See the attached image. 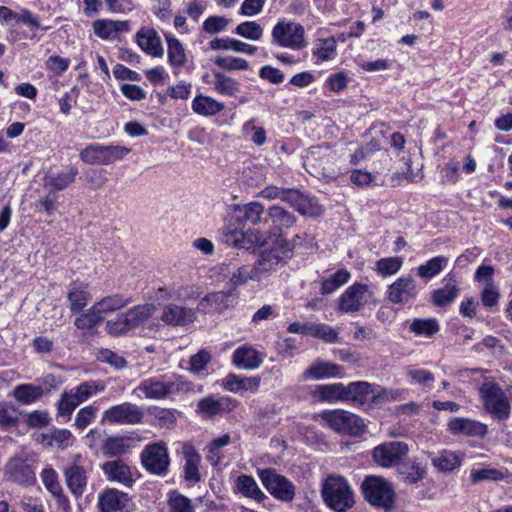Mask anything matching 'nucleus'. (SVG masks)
I'll use <instances>...</instances> for the list:
<instances>
[{
	"mask_svg": "<svg viewBox=\"0 0 512 512\" xmlns=\"http://www.w3.org/2000/svg\"><path fill=\"white\" fill-rule=\"evenodd\" d=\"M351 278V274L347 269H339L330 277L322 280L321 293L323 295L332 294L341 286L346 284Z\"/></svg>",
	"mask_w": 512,
	"mask_h": 512,
	"instance_id": "a18cd8bd",
	"label": "nucleus"
},
{
	"mask_svg": "<svg viewBox=\"0 0 512 512\" xmlns=\"http://www.w3.org/2000/svg\"><path fill=\"white\" fill-rule=\"evenodd\" d=\"M142 466L151 474L164 476L169 471L170 457L163 442L147 444L140 454Z\"/></svg>",
	"mask_w": 512,
	"mask_h": 512,
	"instance_id": "9b49d317",
	"label": "nucleus"
},
{
	"mask_svg": "<svg viewBox=\"0 0 512 512\" xmlns=\"http://www.w3.org/2000/svg\"><path fill=\"white\" fill-rule=\"evenodd\" d=\"M448 428L453 434L472 437H483L487 433V425L469 418H454L448 423Z\"/></svg>",
	"mask_w": 512,
	"mask_h": 512,
	"instance_id": "cd10ccee",
	"label": "nucleus"
},
{
	"mask_svg": "<svg viewBox=\"0 0 512 512\" xmlns=\"http://www.w3.org/2000/svg\"><path fill=\"white\" fill-rule=\"evenodd\" d=\"M101 470L109 482H115L124 487H132L135 482L131 467L121 459L104 462Z\"/></svg>",
	"mask_w": 512,
	"mask_h": 512,
	"instance_id": "aec40b11",
	"label": "nucleus"
},
{
	"mask_svg": "<svg viewBox=\"0 0 512 512\" xmlns=\"http://www.w3.org/2000/svg\"><path fill=\"white\" fill-rule=\"evenodd\" d=\"M442 282L444 286L434 290L431 296L433 304L437 307H442L453 302L459 293L455 274L448 273L443 278Z\"/></svg>",
	"mask_w": 512,
	"mask_h": 512,
	"instance_id": "bb28decb",
	"label": "nucleus"
},
{
	"mask_svg": "<svg viewBox=\"0 0 512 512\" xmlns=\"http://www.w3.org/2000/svg\"><path fill=\"white\" fill-rule=\"evenodd\" d=\"M260 196L267 200L281 199L290 203L292 199V189L281 188L277 186H267L260 191Z\"/></svg>",
	"mask_w": 512,
	"mask_h": 512,
	"instance_id": "680f3d73",
	"label": "nucleus"
},
{
	"mask_svg": "<svg viewBox=\"0 0 512 512\" xmlns=\"http://www.w3.org/2000/svg\"><path fill=\"white\" fill-rule=\"evenodd\" d=\"M155 311L156 307L151 303L135 305L108 320L105 325L106 332L113 336L126 334L146 322L154 315Z\"/></svg>",
	"mask_w": 512,
	"mask_h": 512,
	"instance_id": "20e7f679",
	"label": "nucleus"
},
{
	"mask_svg": "<svg viewBox=\"0 0 512 512\" xmlns=\"http://www.w3.org/2000/svg\"><path fill=\"white\" fill-rule=\"evenodd\" d=\"M310 336L322 339L327 343H334L338 340V332L327 324L313 323Z\"/></svg>",
	"mask_w": 512,
	"mask_h": 512,
	"instance_id": "0e129e2a",
	"label": "nucleus"
},
{
	"mask_svg": "<svg viewBox=\"0 0 512 512\" xmlns=\"http://www.w3.org/2000/svg\"><path fill=\"white\" fill-rule=\"evenodd\" d=\"M299 236L294 239V244H290L281 236H278L275 240V246L270 250H263L253 265L259 280L263 279L272 271H276L280 266L285 263V260L290 257L293 247Z\"/></svg>",
	"mask_w": 512,
	"mask_h": 512,
	"instance_id": "0eeeda50",
	"label": "nucleus"
},
{
	"mask_svg": "<svg viewBox=\"0 0 512 512\" xmlns=\"http://www.w3.org/2000/svg\"><path fill=\"white\" fill-rule=\"evenodd\" d=\"M238 405V401L229 396L209 395L201 398L197 403L196 412L208 418L230 413Z\"/></svg>",
	"mask_w": 512,
	"mask_h": 512,
	"instance_id": "dca6fc26",
	"label": "nucleus"
},
{
	"mask_svg": "<svg viewBox=\"0 0 512 512\" xmlns=\"http://www.w3.org/2000/svg\"><path fill=\"white\" fill-rule=\"evenodd\" d=\"M78 173L74 165L53 164L45 172L42 186L50 193L63 191L75 182Z\"/></svg>",
	"mask_w": 512,
	"mask_h": 512,
	"instance_id": "f8f14e48",
	"label": "nucleus"
},
{
	"mask_svg": "<svg viewBox=\"0 0 512 512\" xmlns=\"http://www.w3.org/2000/svg\"><path fill=\"white\" fill-rule=\"evenodd\" d=\"M374 393L372 384L366 381H356L345 385V402H352L357 405L367 403L369 396Z\"/></svg>",
	"mask_w": 512,
	"mask_h": 512,
	"instance_id": "7c9ffc66",
	"label": "nucleus"
},
{
	"mask_svg": "<svg viewBox=\"0 0 512 512\" xmlns=\"http://www.w3.org/2000/svg\"><path fill=\"white\" fill-rule=\"evenodd\" d=\"M238 298L235 289L207 294L198 304V310L205 313H218L233 307Z\"/></svg>",
	"mask_w": 512,
	"mask_h": 512,
	"instance_id": "6ab92c4d",
	"label": "nucleus"
},
{
	"mask_svg": "<svg viewBox=\"0 0 512 512\" xmlns=\"http://www.w3.org/2000/svg\"><path fill=\"white\" fill-rule=\"evenodd\" d=\"M267 214L273 229L280 233L291 228L296 222V217L293 213L278 205L271 206Z\"/></svg>",
	"mask_w": 512,
	"mask_h": 512,
	"instance_id": "c9c22d12",
	"label": "nucleus"
},
{
	"mask_svg": "<svg viewBox=\"0 0 512 512\" xmlns=\"http://www.w3.org/2000/svg\"><path fill=\"white\" fill-rule=\"evenodd\" d=\"M185 464H184V478L191 483L200 481L199 465L201 456L192 446H186L183 450Z\"/></svg>",
	"mask_w": 512,
	"mask_h": 512,
	"instance_id": "e433bc0d",
	"label": "nucleus"
},
{
	"mask_svg": "<svg viewBox=\"0 0 512 512\" xmlns=\"http://www.w3.org/2000/svg\"><path fill=\"white\" fill-rule=\"evenodd\" d=\"M129 449L123 437H108L103 443L102 451L106 456H119L125 454Z\"/></svg>",
	"mask_w": 512,
	"mask_h": 512,
	"instance_id": "5fc2aeb1",
	"label": "nucleus"
},
{
	"mask_svg": "<svg viewBox=\"0 0 512 512\" xmlns=\"http://www.w3.org/2000/svg\"><path fill=\"white\" fill-rule=\"evenodd\" d=\"M129 501L127 493L107 488L98 496V508L100 512H129Z\"/></svg>",
	"mask_w": 512,
	"mask_h": 512,
	"instance_id": "412c9836",
	"label": "nucleus"
},
{
	"mask_svg": "<svg viewBox=\"0 0 512 512\" xmlns=\"http://www.w3.org/2000/svg\"><path fill=\"white\" fill-rule=\"evenodd\" d=\"M143 418L142 408L131 402L111 406L103 412V421L111 424L137 425L142 422Z\"/></svg>",
	"mask_w": 512,
	"mask_h": 512,
	"instance_id": "4468645a",
	"label": "nucleus"
},
{
	"mask_svg": "<svg viewBox=\"0 0 512 512\" xmlns=\"http://www.w3.org/2000/svg\"><path fill=\"white\" fill-rule=\"evenodd\" d=\"M470 479L473 484L482 481H501L504 479V473L495 468L473 469L470 473Z\"/></svg>",
	"mask_w": 512,
	"mask_h": 512,
	"instance_id": "6e6d98bb",
	"label": "nucleus"
},
{
	"mask_svg": "<svg viewBox=\"0 0 512 512\" xmlns=\"http://www.w3.org/2000/svg\"><path fill=\"white\" fill-rule=\"evenodd\" d=\"M19 421V413L15 406L10 403H0V428L8 430L15 427Z\"/></svg>",
	"mask_w": 512,
	"mask_h": 512,
	"instance_id": "864d4df0",
	"label": "nucleus"
},
{
	"mask_svg": "<svg viewBox=\"0 0 512 512\" xmlns=\"http://www.w3.org/2000/svg\"><path fill=\"white\" fill-rule=\"evenodd\" d=\"M167 57L171 67L179 69L187 62L186 50L182 43L172 35H166Z\"/></svg>",
	"mask_w": 512,
	"mask_h": 512,
	"instance_id": "58836bf2",
	"label": "nucleus"
},
{
	"mask_svg": "<svg viewBox=\"0 0 512 512\" xmlns=\"http://www.w3.org/2000/svg\"><path fill=\"white\" fill-rule=\"evenodd\" d=\"M485 411L497 421H506L511 415V404L502 387L493 381L483 382L478 389Z\"/></svg>",
	"mask_w": 512,
	"mask_h": 512,
	"instance_id": "7ed1b4c3",
	"label": "nucleus"
},
{
	"mask_svg": "<svg viewBox=\"0 0 512 512\" xmlns=\"http://www.w3.org/2000/svg\"><path fill=\"white\" fill-rule=\"evenodd\" d=\"M341 371L342 368L335 363L318 360L305 370L303 377L305 380H320L336 377L340 375Z\"/></svg>",
	"mask_w": 512,
	"mask_h": 512,
	"instance_id": "c756f323",
	"label": "nucleus"
},
{
	"mask_svg": "<svg viewBox=\"0 0 512 512\" xmlns=\"http://www.w3.org/2000/svg\"><path fill=\"white\" fill-rule=\"evenodd\" d=\"M408 392L406 389H386L379 388L377 392H374L371 398V402L375 405H379L386 402L401 401L406 399Z\"/></svg>",
	"mask_w": 512,
	"mask_h": 512,
	"instance_id": "603ef678",
	"label": "nucleus"
},
{
	"mask_svg": "<svg viewBox=\"0 0 512 512\" xmlns=\"http://www.w3.org/2000/svg\"><path fill=\"white\" fill-rule=\"evenodd\" d=\"M167 503L170 512H195L192 500L177 490L168 493Z\"/></svg>",
	"mask_w": 512,
	"mask_h": 512,
	"instance_id": "09e8293b",
	"label": "nucleus"
},
{
	"mask_svg": "<svg viewBox=\"0 0 512 512\" xmlns=\"http://www.w3.org/2000/svg\"><path fill=\"white\" fill-rule=\"evenodd\" d=\"M409 452L405 442L391 441L378 445L373 450L374 461L382 467L398 465Z\"/></svg>",
	"mask_w": 512,
	"mask_h": 512,
	"instance_id": "2eb2a0df",
	"label": "nucleus"
},
{
	"mask_svg": "<svg viewBox=\"0 0 512 512\" xmlns=\"http://www.w3.org/2000/svg\"><path fill=\"white\" fill-rule=\"evenodd\" d=\"M192 109L199 115L210 116L222 111L224 105L211 97L199 95L194 98Z\"/></svg>",
	"mask_w": 512,
	"mask_h": 512,
	"instance_id": "c03bdc74",
	"label": "nucleus"
},
{
	"mask_svg": "<svg viewBox=\"0 0 512 512\" xmlns=\"http://www.w3.org/2000/svg\"><path fill=\"white\" fill-rule=\"evenodd\" d=\"M88 288V284L82 281H73L69 284L67 300L72 314H79L87 306L91 299V294Z\"/></svg>",
	"mask_w": 512,
	"mask_h": 512,
	"instance_id": "b1692460",
	"label": "nucleus"
},
{
	"mask_svg": "<svg viewBox=\"0 0 512 512\" xmlns=\"http://www.w3.org/2000/svg\"><path fill=\"white\" fill-rule=\"evenodd\" d=\"M138 46L147 54L153 57H162L164 49L158 33L149 27H142L136 34Z\"/></svg>",
	"mask_w": 512,
	"mask_h": 512,
	"instance_id": "a878e982",
	"label": "nucleus"
},
{
	"mask_svg": "<svg viewBox=\"0 0 512 512\" xmlns=\"http://www.w3.org/2000/svg\"><path fill=\"white\" fill-rule=\"evenodd\" d=\"M129 28L128 21L101 19L93 23L94 33L102 39H113L119 33L129 31Z\"/></svg>",
	"mask_w": 512,
	"mask_h": 512,
	"instance_id": "2f4dec72",
	"label": "nucleus"
},
{
	"mask_svg": "<svg viewBox=\"0 0 512 512\" xmlns=\"http://www.w3.org/2000/svg\"><path fill=\"white\" fill-rule=\"evenodd\" d=\"M225 271L231 274L229 282L234 287L244 285L249 280L260 281L253 265H242L231 269L230 264H222L221 272Z\"/></svg>",
	"mask_w": 512,
	"mask_h": 512,
	"instance_id": "72a5a7b5",
	"label": "nucleus"
},
{
	"mask_svg": "<svg viewBox=\"0 0 512 512\" xmlns=\"http://www.w3.org/2000/svg\"><path fill=\"white\" fill-rule=\"evenodd\" d=\"M214 89L220 94L234 96L239 91V84L222 74L215 75Z\"/></svg>",
	"mask_w": 512,
	"mask_h": 512,
	"instance_id": "bf43d9fd",
	"label": "nucleus"
},
{
	"mask_svg": "<svg viewBox=\"0 0 512 512\" xmlns=\"http://www.w3.org/2000/svg\"><path fill=\"white\" fill-rule=\"evenodd\" d=\"M196 310L176 304H167L163 307L160 319L171 326H185L196 320Z\"/></svg>",
	"mask_w": 512,
	"mask_h": 512,
	"instance_id": "4be33fe9",
	"label": "nucleus"
},
{
	"mask_svg": "<svg viewBox=\"0 0 512 512\" xmlns=\"http://www.w3.org/2000/svg\"><path fill=\"white\" fill-rule=\"evenodd\" d=\"M289 204L302 215H315L321 211V207L314 198L296 189H292V199Z\"/></svg>",
	"mask_w": 512,
	"mask_h": 512,
	"instance_id": "ea45409f",
	"label": "nucleus"
},
{
	"mask_svg": "<svg viewBox=\"0 0 512 512\" xmlns=\"http://www.w3.org/2000/svg\"><path fill=\"white\" fill-rule=\"evenodd\" d=\"M98 407L95 405H88L81 408L75 417L74 426L79 430H84L96 418Z\"/></svg>",
	"mask_w": 512,
	"mask_h": 512,
	"instance_id": "13d9d810",
	"label": "nucleus"
},
{
	"mask_svg": "<svg viewBox=\"0 0 512 512\" xmlns=\"http://www.w3.org/2000/svg\"><path fill=\"white\" fill-rule=\"evenodd\" d=\"M131 297H125L123 294L116 293L102 297L96 301L93 306L101 316L116 312L132 303Z\"/></svg>",
	"mask_w": 512,
	"mask_h": 512,
	"instance_id": "f704fd0d",
	"label": "nucleus"
},
{
	"mask_svg": "<svg viewBox=\"0 0 512 512\" xmlns=\"http://www.w3.org/2000/svg\"><path fill=\"white\" fill-rule=\"evenodd\" d=\"M409 329L417 336L429 338L436 334L440 327L435 318H414L409 324Z\"/></svg>",
	"mask_w": 512,
	"mask_h": 512,
	"instance_id": "49530a36",
	"label": "nucleus"
},
{
	"mask_svg": "<svg viewBox=\"0 0 512 512\" xmlns=\"http://www.w3.org/2000/svg\"><path fill=\"white\" fill-rule=\"evenodd\" d=\"M91 469L90 462L82 454L76 453L69 456L62 472L65 484L75 498L84 494Z\"/></svg>",
	"mask_w": 512,
	"mask_h": 512,
	"instance_id": "39448f33",
	"label": "nucleus"
},
{
	"mask_svg": "<svg viewBox=\"0 0 512 512\" xmlns=\"http://www.w3.org/2000/svg\"><path fill=\"white\" fill-rule=\"evenodd\" d=\"M233 489L235 493L257 503H263L267 499L266 494L260 489L256 480L251 475H239L234 481Z\"/></svg>",
	"mask_w": 512,
	"mask_h": 512,
	"instance_id": "393cba45",
	"label": "nucleus"
},
{
	"mask_svg": "<svg viewBox=\"0 0 512 512\" xmlns=\"http://www.w3.org/2000/svg\"><path fill=\"white\" fill-rule=\"evenodd\" d=\"M244 135L256 145H262L266 141L264 128L256 125L255 120H250L243 125Z\"/></svg>",
	"mask_w": 512,
	"mask_h": 512,
	"instance_id": "e2e57ef3",
	"label": "nucleus"
},
{
	"mask_svg": "<svg viewBox=\"0 0 512 512\" xmlns=\"http://www.w3.org/2000/svg\"><path fill=\"white\" fill-rule=\"evenodd\" d=\"M243 217L252 224L260 223L264 214V206L259 202H250L243 207Z\"/></svg>",
	"mask_w": 512,
	"mask_h": 512,
	"instance_id": "338daca9",
	"label": "nucleus"
},
{
	"mask_svg": "<svg viewBox=\"0 0 512 512\" xmlns=\"http://www.w3.org/2000/svg\"><path fill=\"white\" fill-rule=\"evenodd\" d=\"M104 389L105 386L101 382L89 380L64 391L57 403L58 415L69 417L81 403L87 401Z\"/></svg>",
	"mask_w": 512,
	"mask_h": 512,
	"instance_id": "423d86ee",
	"label": "nucleus"
},
{
	"mask_svg": "<svg viewBox=\"0 0 512 512\" xmlns=\"http://www.w3.org/2000/svg\"><path fill=\"white\" fill-rule=\"evenodd\" d=\"M272 38L278 45L294 50L306 46L305 30L301 24L294 21L278 22L273 28Z\"/></svg>",
	"mask_w": 512,
	"mask_h": 512,
	"instance_id": "ddd939ff",
	"label": "nucleus"
},
{
	"mask_svg": "<svg viewBox=\"0 0 512 512\" xmlns=\"http://www.w3.org/2000/svg\"><path fill=\"white\" fill-rule=\"evenodd\" d=\"M314 395L321 402H345V385L343 383L317 385Z\"/></svg>",
	"mask_w": 512,
	"mask_h": 512,
	"instance_id": "4c0bfd02",
	"label": "nucleus"
},
{
	"mask_svg": "<svg viewBox=\"0 0 512 512\" xmlns=\"http://www.w3.org/2000/svg\"><path fill=\"white\" fill-rule=\"evenodd\" d=\"M8 478L19 484H30L35 480V471L27 460L13 457L6 464Z\"/></svg>",
	"mask_w": 512,
	"mask_h": 512,
	"instance_id": "5701e85b",
	"label": "nucleus"
},
{
	"mask_svg": "<svg viewBox=\"0 0 512 512\" xmlns=\"http://www.w3.org/2000/svg\"><path fill=\"white\" fill-rule=\"evenodd\" d=\"M320 418L325 426L339 434L358 436L365 430L364 421L347 410H326L320 414Z\"/></svg>",
	"mask_w": 512,
	"mask_h": 512,
	"instance_id": "6e6552de",
	"label": "nucleus"
},
{
	"mask_svg": "<svg viewBox=\"0 0 512 512\" xmlns=\"http://www.w3.org/2000/svg\"><path fill=\"white\" fill-rule=\"evenodd\" d=\"M85 179L93 189L102 187L107 180V172L99 167H91L85 171Z\"/></svg>",
	"mask_w": 512,
	"mask_h": 512,
	"instance_id": "774afa93",
	"label": "nucleus"
},
{
	"mask_svg": "<svg viewBox=\"0 0 512 512\" xmlns=\"http://www.w3.org/2000/svg\"><path fill=\"white\" fill-rule=\"evenodd\" d=\"M258 477L265 489L277 500L291 502L295 498V485L275 469L266 468L257 471Z\"/></svg>",
	"mask_w": 512,
	"mask_h": 512,
	"instance_id": "9d476101",
	"label": "nucleus"
},
{
	"mask_svg": "<svg viewBox=\"0 0 512 512\" xmlns=\"http://www.w3.org/2000/svg\"><path fill=\"white\" fill-rule=\"evenodd\" d=\"M96 358L100 362L107 363L117 369H121L127 364V361L124 357L118 355L110 349H100L96 354Z\"/></svg>",
	"mask_w": 512,
	"mask_h": 512,
	"instance_id": "69168bd1",
	"label": "nucleus"
},
{
	"mask_svg": "<svg viewBox=\"0 0 512 512\" xmlns=\"http://www.w3.org/2000/svg\"><path fill=\"white\" fill-rule=\"evenodd\" d=\"M321 497L325 505L335 512H346L355 504L351 485L340 475H330L323 480Z\"/></svg>",
	"mask_w": 512,
	"mask_h": 512,
	"instance_id": "f03ea898",
	"label": "nucleus"
},
{
	"mask_svg": "<svg viewBox=\"0 0 512 512\" xmlns=\"http://www.w3.org/2000/svg\"><path fill=\"white\" fill-rule=\"evenodd\" d=\"M41 480L45 488L56 498H65L63 488L60 484L57 472L52 467H46L42 470Z\"/></svg>",
	"mask_w": 512,
	"mask_h": 512,
	"instance_id": "de8ad7c7",
	"label": "nucleus"
},
{
	"mask_svg": "<svg viewBox=\"0 0 512 512\" xmlns=\"http://www.w3.org/2000/svg\"><path fill=\"white\" fill-rule=\"evenodd\" d=\"M447 264L448 258L446 256L433 257L417 267V275L422 279H431L439 275Z\"/></svg>",
	"mask_w": 512,
	"mask_h": 512,
	"instance_id": "79ce46f5",
	"label": "nucleus"
},
{
	"mask_svg": "<svg viewBox=\"0 0 512 512\" xmlns=\"http://www.w3.org/2000/svg\"><path fill=\"white\" fill-rule=\"evenodd\" d=\"M336 40L333 37L320 39L313 53L322 61L332 59L336 53Z\"/></svg>",
	"mask_w": 512,
	"mask_h": 512,
	"instance_id": "4d7b16f0",
	"label": "nucleus"
},
{
	"mask_svg": "<svg viewBox=\"0 0 512 512\" xmlns=\"http://www.w3.org/2000/svg\"><path fill=\"white\" fill-rule=\"evenodd\" d=\"M403 260L400 257H385L375 263V271L382 277L395 275L400 271Z\"/></svg>",
	"mask_w": 512,
	"mask_h": 512,
	"instance_id": "3c124183",
	"label": "nucleus"
},
{
	"mask_svg": "<svg viewBox=\"0 0 512 512\" xmlns=\"http://www.w3.org/2000/svg\"><path fill=\"white\" fill-rule=\"evenodd\" d=\"M362 493L371 505L390 509L394 503V489L391 483L379 476H367L361 485Z\"/></svg>",
	"mask_w": 512,
	"mask_h": 512,
	"instance_id": "1a4fd4ad",
	"label": "nucleus"
},
{
	"mask_svg": "<svg viewBox=\"0 0 512 512\" xmlns=\"http://www.w3.org/2000/svg\"><path fill=\"white\" fill-rule=\"evenodd\" d=\"M44 390L41 386L21 384L14 388L13 396L21 404H31L42 397Z\"/></svg>",
	"mask_w": 512,
	"mask_h": 512,
	"instance_id": "37998d69",
	"label": "nucleus"
},
{
	"mask_svg": "<svg viewBox=\"0 0 512 512\" xmlns=\"http://www.w3.org/2000/svg\"><path fill=\"white\" fill-rule=\"evenodd\" d=\"M104 320V317L92 305L86 311H82L74 320V326L84 332V334L94 335L96 327Z\"/></svg>",
	"mask_w": 512,
	"mask_h": 512,
	"instance_id": "473e14b6",
	"label": "nucleus"
},
{
	"mask_svg": "<svg viewBox=\"0 0 512 512\" xmlns=\"http://www.w3.org/2000/svg\"><path fill=\"white\" fill-rule=\"evenodd\" d=\"M368 302V286L354 283L339 297V310L344 313L357 312Z\"/></svg>",
	"mask_w": 512,
	"mask_h": 512,
	"instance_id": "f3484780",
	"label": "nucleus"
},
{
	"mask_svg": "<svg viewBox=\"0 0 512 512\" xmlns=\"http://www.w3.org/2000/svg\"><path fill=\"white\" fill-rule=\"evenodd\" d=\"M193 391V384L180 375H160L143 379L132 393L139 398L161 400Z\"/></svg>",
	"mask_w": 512,
	"mask_h": 512,
	"instance_id": "f257e3e1",
	"label": "nucleus"
},
{
	"mask_svg": "<svg viewBox=\"0 0 512 512\" xmlns=\"http://www.w3.org/2000/svg\"><path fill=\"white\" fill-rule=\"evenodd\" d=\"M232 362L238 368L252 370L262 364V357L255 348L245 344L234 351Z\"/></svg>",
	"mask_w": 512,
	"mask_h": 512,
	"instance_id": "c85d7f7f",
	"label": "nucleus"
},
{
	"mask_svg": "<svg viewBox=\"0 0 512 512\" xmlns=\"http://www.w3.org/2000/svg\"><path fill=\"white\" fill-rule=\"evenodd\" d=\"M432 464L443 472H449L460 466L461 460L454 452L444 450L432 459Z\"/></svg>",
	"mask_w": 512,
	"mask_h": 512,
	"instance_id": "8fccbe9b",
	"label": "nucleus"
},
{
	"mask_svg": "<svg viewBox=\"0 0 512 512\" xmlns=\"http://www.w3.org/2000/svg\"><path fill=\"white\" fill-rule=\"evenodd\" d=\"M418 294L415 280L411 276L396 279L387 289V299L393 304H406L413 301Z\"/></svg>",
	"mask_w": 512,
	"mask_h": 512,
	"instance_id": "a211bd4d",
	"label": "nucleus"
},
{
	"mask_svg": "<svg viewBox=\"0 0 512 512\" xmlns=\"http://www.w3.org/2000/svg\"><path fill=\"white\" fill-rule=\"evenodd\" d=\"M236 34L249 40H259L262 37L263 29L260 24L254 21H246L240 23L236 27Z\"/></svg>",
	"mask_w": 512,
	"mask_h": 512,
	"instance_id": "052dcab7",
	"label": "nucleus"
},
{
	"mask_svg": "<svg viewBox=\"0 0 512 512\" xmlns=\"http://www.w3.org/2000/svg\"><path fill=\"white\" fill-rule=\"evenodd\" d=\"M398 472L407 484H416L424 479L427 474L426 467L418 462L403 463L398 467Z\"/></svg>",
	"mask_w": 512,
	"mask_h": 512,
	"instance_id": "a19ab883",
	"label": "nucleus"
}]
</instances>
